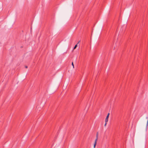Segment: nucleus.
Here are the masks:
<instances>
[{
	"mask_svg": "<svg viewBox=\"0 0 148 148\" xmlns=\"http://www.w3.org/2000/svg\"><path fill=\"white\" fill-rule=\"evenodd\" d=\"M109 114H110L109 113H108V114L107 116H106V117L105 119V122H107L108 121V119Z\"/></svg>",
	"mask_w": 148,
	"mask_h": 148,
	"instance_id": "1",
	"label": "nucleus"
},
{
	"mask_svg": "<svg viewBox=\"0 0 148 148\" xmlns=\"http://www.w3.org/2000/svg\"><path fill=\"white\" fill-rule=\"evenodd\" d=\"M148 118V117H146V119H147Z\"/></svg>",
	"mask_w": 148,
	"mask_h": 148,
	"instance_id": "10",
	"label": "nucleus"
},
{
	"mask_svg": "<svg viewBox=\"0 0 148 148\" xmlns=\"http://www.w3.org/2000/svg\"><path fill=\"white\" fill-rule=\"evenodd\" d=\"M28 67L27 66H25V68H27Z\"/></svg>",
	"mask_w": 148,
	"mask_h": 148,
	"instance_id": "8",
	"label": "nucleus"
},
{
	"mask_svg": "<svg viewBox=\"0 0 148 148\" xmlns=\"http://www.w3.org/2000/svg\"><path fill=\"white\" fill-rule=\"evenodd\" d=\"M97 141H95V143H94V147H93L94 148H95V146H96V145L97 143Z\"/></svg>",
	"mask_w": 148,
	"mask_h": 148,
	"instance_id": "4",
	"label": "nucleus"
},
{
	"mask_svg": "<svg viewBox=\"0 0 148 148\" xmlns=\"http://www.w3.org/2000/svg\"><path fill=\"white\" fill-rule=\"evenodd\" d=\"M79 42H80V41H78V43H77V44L75 45V46H74V48H73L74 49H75L77 47V45L78 44H79Z\"/></svg>",
	"mask_w": 148,
	"mask_h": 148,
	"instance_id": "2",
	"label": "nucleus"
},
{
	"mask_svg": "<svg viewBox=\"0 0 148 148\" xmlns=\"http://www.w3.org/2000/svg\"><path fill=\"white\" fill-rule=\"evenodd\" d=\"M106 123H105V124L104 125H105V126H106Z\"/></svg>",
	"mask_w": 148,
	"mask_h": 148,
	"instance_id": "9",
	"label": "nucleus"
},
{
	"mask_svg": "<svg viewBox=\"0 0 148 148\" xmlns=\"http://www.w3.org/2000/svg\"><path fill=\"white\" fill-rule=\"evenodd\" d=\"M97 141H95V143H94V147H93L94 148H95V146H96V145L97 143Z\"/></svg>",
	"mask_w": 148,
	"mask_h": 148,
	"instance_id": "5",
	"label": "nucleus"
},
{
	"mask_svg": "<svg viewBox=\"0 0 148 148\" xmlns=\"http://www.w3.org/2000/svg\"><path fill=\"white\" fill-rule=\"evenodd\" d=\"M72 65L73 66V68H74V65L73 62H72Z\"/></svg>",
	"mask_w": 148,
	"mask_h": 148,
	"instance_id": "7",
	"label": "nucleus"
},
{
	"mask_svg": "<svg viewBox=\"0 0 148 148\" xmlns=\"http://www.w3.org/2000/svg\"><path fill=\"white\" fill-rule=\"evenodd\" d=\"M98 133L97 132L96 134V138L95 140V141H97L98 139Z\"/></svg>",
	"mask_w": 148,
	"mask_h": 148,
	"instance_id": "3",
	"label": "nucleus"
},
{
	"mask_svg": "<svg viewBox=\"0 0 148 148\" xmlns=\"http://www.w3.org/2000/svg\"><path fill=\"white\" fill-rule=\"evenodd\" d=\"M148 125V120L147 121V125H146V129H147Z\"/></svg>",
	"mask_w": 148,
	"mask_h": 148,
	"instance_id": "6",
	"label": "nucleus"
}]
</instances>
